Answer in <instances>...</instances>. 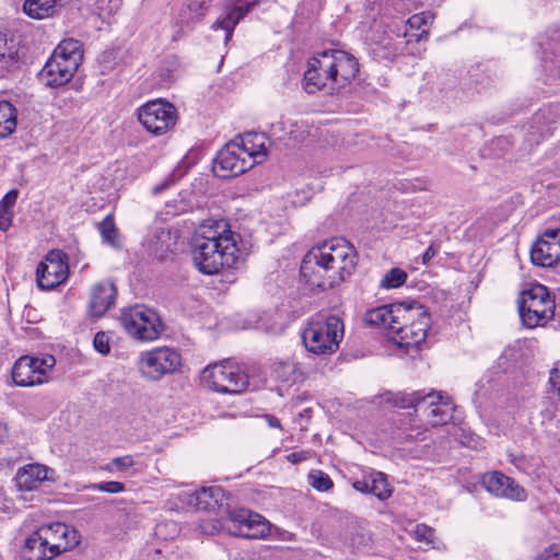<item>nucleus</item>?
Segmentation results:
<instances>
[{
    "mask_svg": "<svg viewBox=\"0 0 560 560\" xmlns=\"http://www.w3.org/2000/svg\"><path fill=\"white\" fill-rule=\"evenodd\" d=\"M357 253L345 238L332 237L310 249L300 267L301 277L312 288L330 289L354 270Z\"/></svg>",
    "mask_w": 560,
    "mask_h": 560,
    "instance_id": "obj_1",
    "label": "nucleus"
},
{
    "mask_svg": "<svg viewBox=\"0 0 560 560\" xmlns=\"http://www.w3.org/2000/svg\"><path fill=\"white\" fill-rule=\"evenodd\" d=\"M236 241L231 231L219 232L212 228L194 238L191 256L195 267L203 275H215L237 261Z\"/></svg>",
    "mask_w": 560,
    "mask_h": 560,
    "instance_id": "obj_2",
    "label": "nucleus"
},
{
    "mask_svg": "<svg viewBox=\"0 0 560 560\" xmlns=\"http://www.w3.org/2000/svg\"><path fill=\"white\" fill-rule=\"evenodd\" d=\"M83 58L81 44L74 39L62 40L39 72L47 86H60L70 81Z\"/></svg>",
    "mask_w": 560,
    "mask_h": 560,
    "instance_id": "obj_3",
    "label": "nucleus"
},
{
    "mask_svg": "<svg viewBox=\"0 0 560 560\" xmlns=\"http://www.w3.org/2000/svg\"><path fill=\"white\" fill-rule=\"evenodd\" d=\"M345 334L343 322L336 315L312 318L302 332L305 348L315 354L335 353Z\"/></svg>",
    "mask_w": 560,
    "mask_h": 560,
    "instance_id": "obj_4",
    "label": "nucleus"
},
{
    "mask_svg": "<svg viewBox=\"0 0 560 560\" xmlns=\"http://www.w3.org/2000/svg\"><path fill=\"white\" fill-rule=\"evenodd\" d=\"M429 328L430 316L422 305H418L416 310L411 307V317L392 326L388 340L405 349L407 353L418 351L419 346L427 338Z\"/></svg>",
    "mask_w": 560,
    "mask_h": 560,
    "instance_id": "obj_5",
    "label": "nucleus"
},
{
    "mask_svg": "<svg viewBox=\"0 0 560 560\" xmlns=\"http://www.w3.org/2000/svg\"><path fill=\"white\" fill-rule=\"evenodd\" d=\"M202 384L222 394H241L249 385L247 374L228 362L208 365L201 372Z\"/></svg>",
    "mask_w": 560,
    "mask_h": 560,
    "instance_id": "obj_6",
    "label": "nucleus"
},
{
    "mask_svg": "<svg viewBox=\"0 0 560 560\" xmlns=\"http://www.w3.org/2000/svg\"><path fill=\"white\" fill-rule=\"evenodd\" d=\"M327 78H329V90L339 92L343 89L359 71V62L357 58L340 49H331L322 51V60L319 62Z\"/></svg>",
    "mask_w": 560,
    "mask_h": 560,
    "instance_id": "obj_7",
    "label": "nucleus"
},
{
    "mask_svg": "<svg viewBox=\"0 0 560 560\" xmlns=\"http://www.w3.org/2000/svg\"><path fill=\"white\" fill-rule=\"evenodd\" d=\"M120 323L131 337L141 341H153L163 330L162 320L156 312L143 305L122 310Z\"/></svg>",
    "mask_w": 560,
    "mask_h": 560,
    "instance_id": "obj_8",
    "label": "nucleus"
},
{
    "mask_svg": "<svg viewBox=\"0 0 560 560\" xmlns=\"http://www.w3.org/2000/svg\"><path fill=\"white\" fill-rule=\"evenodd\" d=\"M138 119L149 132L161 136L175 126L177 112L171 103L156 100L139 108Z\"/></svg>",
    "mask_w": 560,
    "mask_h": 560,
    "instance_id": "obj_9",
    "label": "nucleus"
},
{
    "mask_svg": "<svg viewBox=\"0 0 560 560\" xmlns=\"http://www.w3.org/2000/svg\"><path fill=\"white\" fill-rule=\"evenodd\" d=\"M180 365V355L174 349L162 347L144 353L140 359L142 374L151 380L175 372Z\"/></svg>",
    "mask_w": 560,
    "mask_h": 560,
    "instance_id": "obj_10",
    "label": "nucleus"
},
{
    "mask_svg": "<svg viewBox=\"0 0 560 560\" xmlns=\"http://www.w3.org/2000/svg\"><path fill=\"white\" fill-rule=\"evenodd\" d=\"M243 151L232 140L217 154L213 161V173L221 178L236 177L244 174L255 165V161L245 159Z\"/></svg>",
    "mask_w": 560,
    "mask_h": 560,
    "instance_id": "obj_11",
    "label": "nucleus"
},
{
    "mask_svg": "<svg viewBox=\"0 0 560 560\" xmlns=\"http://www.w3.org/2000/svg\"><path fill=\"white\" fill-rule=\"evenodd\" d=\"M69 275L68 257L61 250H50L45 261L36 268L37 285L43 290H51L65 282Z\"/></svg>",
    "mask_w": 560,
    "mask_h": 560,
    "instance_id": "obj_12",
    "label": "nucleus"
},
{
    "mask_svg": "<svg viewBox=\"0 0 560 560\" xmlns=\"http://www.w3.org/2000/svg\"><path fill=\"white\" fill-rule=\"evenodd\" d=\"M482 487L492 495L511 501L523 502L527 499V491L513 478L494 470L483 474Z\"/></svg>",
    "mask_w": 560,
    "mask_h": 560,
    "instance_id": "obj_13",
    "label": "nucleus"
},
{
    "mask_svg": "<svg viewBox=\"0 0 560 560\" xmlns=\"http://www.w3.org/2000/svg\"><path fill=\"white\" fill-rule=\"evenodd\" d=\"M38 530L43 535L44 541L49 546V557H56L74 548L80 542L78 530L65 523H52L42 526Z\"/></svg>",
    "mask_w": 560,
    "mask_h": 560,
    "instance_id": "obj_14",
    "label": "nucleus"
},
{
    "mask_svg": "<svg viewBox=\"0 0 560 560\" xmlns=\"http://www.w3.org/2000/svg\"><path fill=\"white\" fill-rule=\"evenodd\" d=\"M230 521L238 526L236 536L259 539L269 535L270 523L260 514L247 509H236L229 512Z\"/></svg>",
    "mask_w": 560,
    "mask_h": 560,
    "instance_id": "obj_15",
    "label": "nucleus"
},
{
    "mask_svg": "<svg viewBox=\"0 0 560 560\" xmlns=\"http://www.w3.org/2000/svg\"><path fill=\"white\" fill-rule=\"evenodd\" d=\"M533 264L551 267L560 259V229L546 230L530 248Z\"/></svg>",
    "mask_w": 560,
    "mask_h": 560,
    "instance_id": "obj_16",
    "label": "nucleus"
},
{
    "mask_svg": "<svg viewBox=\"0 0 560 560\" xmlns=\"http://www.w3.org/2000/svg\"><path fill=\"white\" fill-rule=\"evenodd\" d=\"M428 400L420 405L419 411L432 427L444 425L452 421L454 404L441 392L424 395Z\"/></svg>",
    "mask_w": 560,
    "mask_h": 560,
    "instance_id": "obj_17",
    "label": "nucleus"
},
{
    "mask_svg": "<svg viewBox=\"0 0 560 560\" xmlns=\"http://www.w3.org/2000/svg\"><path fill=\"white\" fill-rule=\"evenodd\" d=\"M407 317H411V306L405 307L402 304H390L369 310L364 314L363 320L369 326L385 329L386 337L388 338L392 326L401 324V319L406 320Z\"/></svg>",
    "mask_w": 560,
    "mask_h": 560,
    "instance_id": "obj_18",
    "label": "nucleus"
},
{
    "mask_svg": "<svg viewBox=\"0 0 560 560\" xmlns=\"http://www.w3.org/2000/svg\"><path fill=\"white\" fill-rule=\"evenodd\" d=\"M54 470L46 465L34 463L20 467L14 477L19 491H34L48 480L54 479Z\"/></svg>",
    "mask_w": 560,
    "mask_h": 560,
    "instance_id": "obj_19",
    "label": "nucleus"
},
{
    "mask_svg": "<svg viewBox=\"0 0 560 560\" xmlns=\"http://www.w3.org/2000/svg\"><path fill=\"white\" fill-rule=\"evenodd\" d=\"M117 290L112 282H100L92 288L89 303L90 314L102 317L114 304Z\"/></svg>",
    "mask_w": 560,
    "mask_h": 560,
    "instance_id": "obj_20",
    "label": "nucleus"
},
{
    "mask_svg": "<svg viewBox=\"0 0 560 560\" xmlns=\"http://www.w3.org/2000/svg\"><path fill=\"white\" fill-rule=\"evenodd\" d=\"M320 60L322 52H318L316 57L308 61V68L304 72L302 86L308 94H314L318 91H324L327 94H334L335 91L329 90V78H327V74L319 69Z\"/></svg>",
    "mask_w": 560,
    "mask_h": 560,
    "instance_id": "obj_21",
    "label": "nucleus"
},
{
    "mask_svg": "<svg viewBox=\"0 0 560 560\" xmlns=\"http://www.w3.org/2000/svg\"><path fill=\"white\" fill-rule=\"evenodd\" d=\"M518 306L530 307L533 310L555 311V302L551 300L548 289L539 283L530 285L529 289L522 291L518 299Z\"/></svg>",
    "mask_w": 560,
    "mask_h": 560,
    "instance_id": "obj_22",
    "label": "nucleus"
},
{
    "mask_svg": "<svg viewBox=\"0 0 560 560\" xmlns=\"http://www.w3.org/2000/svg\"><path fill=\"white\" fill-rule=\"evenodd\" d=\"M33 357L24 355L16 360L12 369V380L16 386L40 385L48 381V377L36 376L32 365Z\"/></svg>",
    "mask_w": 560,
    "mask_h": 560,
    "instance_id": "obj_23",
    "label": "nucleus"
},
{
    "mask_svg": "<svg viewBox=\"0 0 560 560\" xmlns=\"http://www.w3.org/2000/svg\"><path fill=\"white\" fill-rule=\"evenodd\" d=\"M225 500V492L221 487H208L197 490L190 495L189 504L200 511H214Z\"/></svg>",
    "mask_w": 560,
    "mask_h": 560,
    "instance_id": "obj_24",
    "label": "nucleus"
},
{
    "mask_svg": "<svg viewBox=\"0 0 560 560\" xmlns=\"http://www.w3.org/2000/svg\"><path fill=\"white\" fill-rule=\"evenodd\" d=\"M243 151V156L247 160L261 163L267 155V149L262 141V136L254 132L245 133L244 136H237L233 140Z\"/></svg>",
    "mask_w": 560,
    "mask_h": 560,
    "instance_id": "obj_25",
    "label": "nucleus"
},
{
    "mask_svg": "<svg viewBox=\"0 0 560 560\" xmlns=\"http://www.w3.org/2000/svg\"><path fill=\"white\" fill-rule=\"evenodd\" d=\"M382 27L381 23H375L373 27V34L371 36V40L374 43L376 48H382L385 50L383 57L388 58L397 54L399 47L396 43V38H401L407 36V28L405 27L404 32L400 33L395 32L394 30L386 31L384 30L382 34H378L380 28Z\"/></svg>",
    "mask_w": 560,
    "mask_h": 560,
    "instance_id": "obj_26",
    "label": "nucleus"
},
{
    "mask_svg": "<svg viewBox=\"0 0 560 560\" xmlns=\"http://www.w3.org/2000/svg\"><path fill=\"white\" fill-rule=\"evenodd\" d=\"M43 538V535L37 529L25 539L21 550L22 560H50L54 558L49 557V546Z\"/></svg>",
    "mask_w": 560,
    "mask_h": 560,
    "instance_id": "obj_27",
    "label": "nucleus"
},
{
    "mask_svg": "<svg viewBox=\"0 0 560 560\" xmlns=\"http://www.w3.org/2000/svg\"><path fill=\"white\" fill-rule=\"evenodd\" d=\"M60 0H25L24 12L37 20L52 16L61 8Z\"/></svg>",
    "mask_w": 560,
    "mask_h": 560,
    "instance_id": "obj_28",
    "label": "nucleus"
},
{
    "mask_svg": "<svg viewBox=\"0 0 560 560\" xmlns=\"http://www.w3.org/2000/svg\"><path fill=\"white\" fill-rule=\"evenodd\" d=\"M422 5V0H380L378 11L383 15H406Z\"/></svg>",
    "mask_w": 560,
    "mask_h": 560,
    "instance_id": "obj_29",
    "label": "nucleus"
},
{
    "mask_svg": "<svg viewBox=\"0 0 560 560\" xmlns=\"http://www.w3.org/2000/svg\"><path fill=\"white\" fill-rule=\"evenodd\" d=\"M208 8L206 0H184L179 9V22L185 25L199 22Z\"/></svg>",
    "mask_w": 560,
    "mask_h": 560,
    "instance_id": "obj_30",
    "label": "nucleus"
},
{
    "mask_svg": "<svg viewBox=\"0 0 560 560\" xmlns=\"http://www.w3.org/2000/svg\"><path fill=\"white\" fill-rule=\"evenodd\" d=\"M255 3H249L245 7L243 5H240V7H235L232 11H230L225 16H223L222 19H218L212 27L214 30L217 28H221V30H224L225 31V42L230 40L231 37H232V33H233V30L235 27V25L238 23V21L245 16L248 11L250 10V8L254 5Z\"/></svg>",
    "mask_w": 560,
    "mask_h": 560,
    "instance_id": "obj_31",
    "label": "nucleus"
},
{
    "mask_svg": "<svg viewBox=\"0 0 560 560\" xmlns=\"http://www.w3.org/2000/svg\"><path fill=\"white\" fill-rule=\"evenodd\" d=\"M18 110L8 101H0V139L10 137L16 129Z\"/></svg>",
    "mask_w": 560,
    "mask_h": 560,
    "instance_id": "obj_32",
    "label": "nucleus"
},
{
    "mask_svg": "<svg viewBox=\"0 0 560 560\" xmlns=\"http://www.w3.org/2000/svg\"><path fill=\"white\" fill-rule=\"evenodd\" d=\"M520 317L522 323L527 328H536L544 326L548 320L553 317L555 311L533 310L530 307L518 306Z\"/></svg>",
    "mask_w": 560,
    "mask_h": 560,
    "instance_id": "obj_33",
    "label": "nucleus"
},
{
    "mask_svg": "<svg viewBox=\"0 0 560 560\" xmlns=\"http://www.w3.org/2000/svg\"><path fill=\"white\" fill-rule=\"evenodd\" d=\"M371 478V493L376 495L380 500H385L390 497L392 490L387 482V477L381 471H373Z\"/></svg>",
    "mask_w": 560,
    "mask_h": 560,
    "instance_id": "obj_34",
    "label": "nucleus"
},
{
    "mask_svg": "<svg viewBox=\"0 0 560 560\" xmlns=\"http://www.w3.org/2000/svg\"><path fill=\"white\" fill-rule=\"evenodd\" d=\"M428 398L424 397V394L421 392H413L411 394H398L394 398L395 406L399 408H415L418 412L420 405L425 402Z\"/></svg>",
    "mask_w": 560,
    "mask_h": 560,
    "instance_id": "obj_35",
    "label": "nucleus"
},
{
    "mask_svg": "<svg viewBox=\"0 0 560 560\" xmlns=\"http://www.w3.org/2000/svg\"><path fill=\"white\" fill-rule=\"evenodd\" d=\"M100 233L102 235L103 242L118 247V230L115 225V222L110 215H107L98 225Z\"/></svg>",
    "mask_w": 560,
    "mask_h": 560,
    "instance_id": "obj_36",
    "label": "nucleus"
},
{
    "mask_svg": "<svg viewBox=\"0 0 560 560\" xmlns=\"http://www.w3.org/2000/svg\"><path fill=\"white\" fill-rule=\"evenodd\" d=\"M406 279L407 273L402 269L393 268L381 280V287L384 289L398 288L405 283Z\"/></svg>",
    "mask_w": 560,
    "mask_h": 560,
    "instance_id": "obj_37",
    "label": "nucleus"
},
{
    "mask_svg": "<svg viewBox=\"0 0 560 560\" xmlns=\"http://www.w3.org/2000/svg\"><path fill=\"white\" fill-rule=\"evenodd\" d=\"M32 365L36 376L47 377L48 372L56 365V359L50 354H46L43 358L33 357Z\"/></svg>",
    "mask_w": 560,
    "mask_h": 560,
    "instance_id": "obj_38",
    "label": "nucleus"
},
{
    "mask_svg": "<svg viewBox=\"0 0 560 560\" xmlns=\"http://www.w3.org/2000/svg\"><path fill=\"white\" fill-rule=\"evenodd\" d=\"M308 481L318 491H328L334 486L330 477L322 470H312L308 474Z\"/></svg>",
    "mask_w": 560,
    "mask_h": 560,
    "instance_id": "obj_39",
    "label": "nucleus"
},
{
    "mask_svg": "<svg viewBox=\"0 0 560 560\" xmlns=\"http://www.w3.org/2000/svg\"><path fill=\"white\" fill-rule=\"evenodd\" d=\"M273 372L276 376L282 382H294V374L296 369L292 362H280L275 365Z\"/></svg>",
    "mask_w": 560,
    "mask_h": 560,
    "instance_id": "obj_40",
    "label": "nucleus"
},
{
    "mask_svg": "<svg viewBox=\"0 0 560 560\" xmlns=\"http://www.w3.org/2000/svg\"><path fill=\"white\" fill-rule=\"evenodd\" d=\"M135 465V459L131 455L114 457L105 467L107 471H126Z\"/></svg>",
    "mask_w": 560,
    "mask_h": 560,
    "instance_id": "obj_41",
    "label": "nucleus"
},
{
    "mask_svg": "<svg viewBox=\"0 0 560 560\" xmlns=\"http://www.w3.org/2000/svg\"><path fill=\"white\" fill-rule=\"evenodd\" d=\"M85 489L97 490L107 493H119L125 490V485L120 481H105L98 483H90Z\"/></svg>",
    "mask_w": 560,
    "mask_h": 560,
    "instance_id": "obj_42",
    "label": "nucleus"
},
{
    "mask_svg": "<svg viewBox=\"0 0 560 560\" xmlns=\"http://www.w3.org/2000/svg\"><path fill=\"white\" fill-rule=\"evenodd\" d=\"M413 536L418 541L430 546L434 540V529L425 524H417L413 529Z\"/></svg>",
    "mask_w": 560,
    "mask_h": 560,
    "instance_id": "obj_43",
    "label": "nucleus"
},
{
    "mask_svg": "<svg viewBox=\"0 0 560 560\" xmlns=\"http://www.w3.org/2000/svg\"><path fill=\"white\" fill-rule=\"evenodd\" d=\"M19 55H11L10 52H0V77L5 75L16 68Z\"/></svg>",
    "mask_w": 560,
    "mask_h": 560,
    "instance_id": "obj_44",
    "label": "nucleus"
},
{
    "mask_svg": "<svg viewBox=\"0 0 560 560\" xmlns=\"http://www.w3.org/2000/svg\"><path fill=\"white\" fill-rule=\"evenodd\" d=\"M433 16L429 12H421L410 16L406 24L413 30H421L427 24L432 23Z\"/></svg>",
    "mask_w": 560,
    "mask_h": 560,
    "instance_id": "obj_45",
    "label": "nucleus"
},
{
    "mask_svg": "<svg viewBox=\"0 0 560 560\" xmlns=\"http://www.w3.org/2000/svg\"><path fill=\"white\" fill-rule=\"evenodd\" d=\"M0 52L18 55L16 39L9 33H0Z\"/></svg>",
    "mask_w": 560,
    "mask_h": 560,
    "instance_id": "obj_46",
    "label": "nucleus"
},
{
    "mask_svg": "<svg viewBox=\"0 0 560 560\" xmlns=\"http://www.w3.org/2000/svg\"><path fill=\"white\" fill-rule=\"evenodd\" d=\"M108 336L104 331H98L94 336L93 345L97 352L101 354H107L110 351Z\"/></svg>",
    "mask_w": 560,
    "mask_h": 560,
    "instance_id": "obj_47",
    "label": "nucleus"
},
{
    "mask_svg": "<svg viewBox=\"0 0 560 560\" xmlns=\"http://www.w3.org/2000/svg\"><path fill=\"white\" fill-rule=\"evenodd\" d=\"M535 560H560V544H552L537 555Z\"/></svg>",
    "mask_w": 560,
    "mask_h": 560,
    "instance_id": "obj_48",
    "label": "nucleus"
},
{
    "mask_svg": "<svg viewBox=\"0 0 560 560\" xmlns=\"http://www.w3.org/2000/svg\"><path fill=\"white\" fill-rule=\"evenodd\" d=\"M549 383L551 392L560 399V361L550 371Z\"/></svg>",
    "mask_w": 560,
    "mask_h": 560,
    "instance_id": "obj_49",
    "label": "nucleus"
},
{
    "mask_svg": "<svg viewBox=\"0 0 560 560\" xmlns=\"http://www.w3.org/2000/svg\"><path fill=\"white\" fill-rule=\"evenodd\" d=\"M441 248V243L439 241H432L429 247L422 255V264L429 265L430 261L438 255Z\"/></svg>",
    "mask_w": 560,
    "mask_h": 560,
    "instance_id": "obj_50",
    "label": "nucleus"
},
{
    "mask_svg": "<svg viewBox=\"0 0 560 560\" xmlns=\"http://www.w3.org/2000/svg\"><path fill=\"white\" fill-rule=\"evenodd\" d=\"M18 199V190H10L0 201V211L4 210L11 212V209L15 205Z\"/></svg>",
    "mask_w": 560,
    "mask_h": 560,
    "instance_id": "obj_51",
    "label": "nucleus"
},
{
    "mask_svg": "<svg viewBox=\"0 0 560 560\" xmlns=\"http://www.w3.org/2000/svg\"><path fill=\"white\" fill-rule=\"evenodd\" d=\"M353 488L362 493H371V478L354 481Z\"/></svg>",
    "mask_w": 560,
    "mask_h": 560,
    "instance_id": "obj_52",
    "label": "nucleus"
},
{
    "mask_svg": "<svg viewBox=\"0 0 560 560\" xmlns=\"http://www.w3.org/2000/svg\"><path fill=\"white\" fill-rule=\"evenodd\" d=\"M11 220H12V212H8V211H0V230L1 231H7L9 229V226L11 225Z\"/></svg>",
    "mask_w": 560,
    "mask_h": 560,
    "instance_id": "obj_53",
    "label": "nucleus"
},
{
    "mask_svg": "<svg viewBox=\"0 0 560 560\" xmlns=\"http://www.w3.org/2000/svg\"><path fill=\"white\" fill-rule=\"evenodd\" d=\"M202 532L209 535H213L214 533L220 530V524L214 521L206 522L201 526Z\"/></svg>",
    "mask_w": 560,
    "mask_h": 560,
    "instance_id": "obj_54",
    "label": "nucleus"
},
{
    "mask_svg": "<svg viewBox=\"0 0 560 560\" xmlns=\"http://www.w3.org/2000/svg\"><path fill=\"white\" fill-rule=\"evenodd\" d=\"M264 418L266 419L269 427H271V428H280L281 427L280 420L277 417H275L272 415H265Z\"/></svg>",
    "mask_w": 560,
    "mask_h": 560,
    "instance_id": "obj_55",
    "label": "nucleus"
},
{
    "mask_svg": "<svg viewBox=\"0 0 560 560\" xmlns=\"http://www.w3.org/2000/svg\"><path fill=\"white\" fill-rule=\"evenodd\" d=\"M167 187H168V183L167 182H165V183H163L161 185H156V186H154L152 188V194L156 196L160 192H162L163 190H165Z\"/></svg>",
    "mask_w": 560,
    "mask_h": 560,
    "instance_id": "obj_56",
    "label": "nucleus"
},
{
    "mask_svg": "<svg viewBox=\"0 0 560 560\" xmlns=\"http://www.w3.org/2000/svg\"><path fill=\"white\" fill-rule=\"evenodd\" d=\"M5 434V424L0 421V442L3 440Z\"/></svg>",
    "mask_w": 560,
    "mask_h": 560,
    "instance_id": "obj_57",
    "label": "nucleus"
},
{
    "mask_svg": "<svg viewBox=\"0 0 560 560\" xmlns=\"http://www.w3.org/2000/svg\"><path fill=\"white\" fill-rule=\"evenodd\" d=\"M289 459L292 463H296L300 458H298V454L293 453V454L289 455Z\"/></svg>",
    "mask_w": 560,
    "mask_h": 560,
    "instance_id": "obj_58",
    "label": "nucleus"
},
{
    "mask_svg": "<svg viewBox=\"0 0 560 560\" xmlns=\"http://www.w3.org/2000/svg\"><path fill=\"white\" fill-rule=\"evenodd\" d=\"M277 126H279L280 128H282L283 122H279V124H277Z\"/></svg>",
    "mask_w": 560,
    "mask_h": 560,
    "instance_id": "obj_59",
    "label": "nucleus"
},
{
    "mask_svg": "<svg viewBox=\"0 0 560 560\" xmlns=\"http://www.w3.org/2000/svg\"><path fill=\"white\" fill-rule=\"evenodd\" d=\"M370 3H372V1H371V0H369V4H370ZM374 3H376V0H373V4H374Z\"/></svg>",
    "mask_w": 560,
    "mask_h": 560,
    "instance_id": "obj_60",
    "label": "nucleus"
}]
</instances>
